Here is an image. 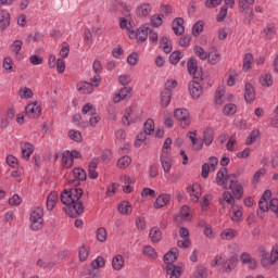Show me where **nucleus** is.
<instances>
[{
    "label": "nucleus",
    "mask_w": 278,
    "mask_h": 278,
    "mask_svg": "<svg viewBox=\"0 0 278 278\" xmlns=\"http://www.w3.org/2000/svg\"><path fill=\"white\" fill-rule=\"evenodd\" d=\"M206 60L208 61V64H212L213 66L218 64L220 62V52L213 48L208 51Z\"/></svg>",
    "instance_id": "obj_29"
},
{
    "label": "nucleus",
    "mask_w": 278,
    "mask_h": 278,
    "mask_svg": "<svg viewBox=\"0 0 278 278\" xmlns=\"http://www.w3.org/2000/svg\"><path fill=\"white\" fill-rule=\"evenodd\" d=\"M203 25H204L203 21H198L192 27V35L200 36L201 31H203Z\"/></svg>",
    "instance_id": "obj_59"
},
{
    "label": "nucleus",
    "mask_w": 278,
    "mask_h": 278,
    "mask_svg": "<svg viewBox=\"0 0 278 278\" xmlns=\"http://www.w3.org/2000/svg\"><path fill=\"white\" fill-rule=\"evenodd\" d=\"M187 192L193 203H199V199H201V195L203 194V187L199 184H193L187 187Z\"/></svg>",
    "instance_id": "obj_7"
},
{
    "label": "nucleus",
    "mask_w": 278,
    "mask_h": 278,
    "mask_svg": "<svg viewBox=\"0 0 278 278\" xmlns=\"http://www.w3.org/2000/svg\"><path fill=\"white\" fill-rule=\"evenodd\" d=\"M164 15H152L150 18V24L152 27H160L162 25V18Z\"/></svg>",
    "instance_id": "obj_62"
},
{
    "label": "nucleus",
    "mask_w": 278,
    "mask_h": 278,
    "mask_svg": "<svg viewBox=\"0 0 278 278\" xmlns=\"http://www.w3.org/2000/svg\"><path fill=\"white\" fill-rule=\"evenodd\" d=\"M10 27V12L0 11V29H8Z\"/></svg>",
    "instance_id": "obj_31"
},
{
    "label": "nucleus",
    "mask_w": 278,
    "mask_h": 278,
    "mask_svg": "<svg viewBox=\"0 0 278 278\" xmlns=\"http://www.w3.org/2000/svg\"><path fill=\"white\" fill-rule=\"evenodd\" d=\"M160 45H161L164 53H170V51H173V47L170 46V42L168 41L167 37H162Z\"/></svg>",
    "instance_id": "obj_50"
},
{
    "label": "nucleus",
    "mask_w": 278,
    "mask_h": 278,
    "mask_svg": "<svg viewBox=\"0 0 278 278\" xmlns=\"http://www.w3.org/2000/svg\"><path fill=\"white\" fill-rule=\"evenodd\" d=\"M68 138L74 142H81V132L79 130H70Z\"/></svg>",
    "instance_id": "obj_60"
},
{
    "label": "nucleus",
    "mask_w": 278,
    "mask_h": 278,
    "mask_svg": "<svg viewBox=\"0 0 278 278\" xmlns=\"http://www.w3.org/2000/svg\"><path fill=\"white\" fill-rule=\"evenodd\" d=\"M119 27L121 29H127L128 35L134 31V26H131V23L128 24L125 17L119 18Z\"/></svg>",
    "instance_id": "obj_58"
},
{
    "label": "nucleus",
    "mask_w": 278,
    "mask_h": 278,
    "mask_svg": "<svg viewBox=\"0 0 278 278\" xmlns=\"http://www.w3.org/2000/svg\"><path fill=\"white\" fill-rule=\"evenodd\" d=\"M58 203V193L56 192H50L47 197V210L51 211L53 207H55Z\"/></svg>",
    "instance_id": "obj_36"
},
{
    "label": "nucleus",
    "mask_w": 278,
    "mask_h": 278,
    "mask_svg": "<svg viewBox=\"0 0 278 278\" xmlns=\"http://www.w3.org/2000/svg\"><path fill=\"white\" fill-rule=\"evenodd\" d=\"M129 38H136L137 42H144L149 38V27H141L137 31L135 29L130 30Z\"/></svg>",
    "instance_id": "obj_9"
},
{
    "label": "nucleus",
    "mask_w": 278,
    "mask_h": 278,
    "mask_svg": "<svg viewBox=\"0 0 278 278\" xmlns=\"http://www.w3.org/2000/svg\"><path fill=\"white\" fill-rule=\"evenodd\" d=\"M195 278H207V269L203 266L195 270Z\"/></svg>",
    "instance_id": "obj_64"
},
{
    "label": "nucleus",
    "mask_w": 278,
    "mask_h": 278,
    "mask_svg": "<svg viewBox=\"0 0 278 278\" xmlns=\"http://www.w3.org/2000/svg\"><path fill=\"white\" fill-rule=\"evenodd\" d=\"M177 257H179V250L176 248H173L169 252H167L163 260L166 264V266H168V264H173L174 262H177Z\"/></svg>",
    "instance_id": "obj_26"
},
{
    "label": "nucleus",
    "mask_w": 278,
    "mask_h": 278,
    "mask_svg": "<svg viewBox=\"0 0 278 278\" xmlns=\"http://www.w3.org/2000/svg\"><path fill=\"white\" fill-rule=\"evenodd\" d=\"M25 112L29 118H39L40 114H42V108L38 102H33L26 105Z\"/></svg>",
    "instance_id": "obj_8"
},
{
    "label": "nucleus",
    "mask_w": 278,
    "mask_h": 278,
    "mask_svg": "<svg viewBox=\"0 0 278 278\" xmlns=\"http://www.w3.org/2000/svg\"><path fill=\"white\" fill-rule=\"evenodd\" d=\"M257 138H260V129L252 130L245 140V144L250 147V144H253Z\"/></svg>",
    "instance_id": "obj_48"
},
{
    "label": "nucleus",
    "mask_w": 278,
    "mask_h": 278,
    "mask_svg": "<svg viewBox=\"0 0 278 278\" xmlns=\"http://www.w3.org/2000/svg\"><path fill=\"white\" fill-rule=\"evenodd\" d=\"M21 99H31L34 97V91L28 87H22L18 91Z\"/></svg>",
    "instance_id": "obj_45"
},
{
    "label": "nucleus",
    "mask_w": 278,
    "mask_h": 278,
    "mask_svg": "<svg viewBox=\"0 0 278 278\" xmlns=\"http://www.w3.org/2000/svg\"><path fill=\"white\" fill-rule=\"evenodd\" d=\"M258 253L261 255V264L263 268H270V266H273V260H270L268 250H266L264 247H260Z\"/></svg>",
    "instance_id": "obj_10"
},
{
    "label": "nucleus",
    "mask_w": 278,
    "mask_h": 278,
    "mask_svg": "<svg viewBox=\"0 0 278 278\" xmlns=\"http://www.w3.org/2000/svg\"><path fill=\"white\" fill-rule=\"evenodd\" d=\"M96 238L99 240V242H105L108 240V230L105 228L101 227L97 229Z\"/></svg>",
    "instance_id": "obj_51"
},
{
    "label": "nucleus",
    "mask_w": 278,
    "mask_h": 278,
    "mask_svg": "<svg viewBox=\"0 0 278 278\" xmlns=\"http://www.w3.org/2000/svg\"><path fill=\"white\" fill-rule=\"evenodd\" d=\"M187 136L191 140L193 151H201V149H203V140L197 138V130L189 131Z\"/></svg>",
    "instance_id": "obj_14"
},
{
    "label": "nucleus",
    "mask_w": 278,
    "mask_h": 278,
    "mask_svg": "<svg viewBox=\"0 0 278 278\" xmlns=\"http://www.w3.org/2000/svg\"><path fill=\"white\" fill-rule=\"evenodd\" d=\"M236 236H238V231L233 228H226L220 233L222 240H233Z\"/></svg>",
    "instance_id": "obj_35"
},
{
    "label": "nucleus",
    "mask_w": 278,
    "mask_h": 278,
    "mask_svg": "<svg viewBox=\"0 0 278 278\" xmlns=\"http://www.w3.org/2000/svg\"><path fill=\"white\" fill-rule=\"evenodd\" d=\"M143 255H147V257H150L151 260H155V257H157V252H155L153 247L147 245L143 249Z\"/></svg>",
    "instance_id": "obj_56"
},
{
    "label": "nucleus",
    "mask_w": 278,
    "mask_h": 278,
    "mask_svg": "<svg viewBox=\"0 0 278 278\" xmlns=\"http://www.w3.org/2000/svg\"><path fill=\"white\" fill-rule=\"evenodd\" d=\"M233 177H236V175H229L227 168H222L216 174V184L217 186H223L225 190H229V186L227 185L231 182V179H233Z\"/></svg>",
    "instance_id": "obj_4"
},
{
    "label": "nucleus",
    "mask_w": 278,
    "mask_h": 278,
    "mask_svg": "<svg viewBox=\"0 0 278 278\" xmlns=\"http://www.w3.org/2000/svg\"><path fill=\"white\" fill-rule=\"evenodd\" d=\"M176 88H177V80L168 79L165 83V89L164 90H168L170 92V94H173V90H175Z\"/></svg>",
    "instance_id": "obj_63"
},
{
    "label": "nucleus",
    "mask_w": 278,
    "mask_h": 278,
    "mask_svg": "<svg viewBox=\"0 0 278 278\" xmlns=\"http://www.w3.org/2000/svg\"><path fill=\"white\" fill-rule=\"evenodd\" d=\"M172 27L176 36H181V34L186 31V28L184 27V18L181 17H176L172 24Z\"/></svg>",
    "instance_id": "obj_27"
},
{
    "label": "nucleus",
    "mask_w": 278,
    "mask_h": 278,
    "mask_svg": "<svg viewBox=\"0 0 278 278\" xmlns=\"http://www.w3.org/2000/svg\"><path fill=\"white\" fill-rule=\"evenodd\" d=\"M83 194L84 190L81 188L64 190L61 193V203L65 205L63 210L72 218H77L79 214L84 213V204H81V201H79Z\"/></svg>",
    "instance_id": "obj_1"
},
{
    "label": "nucleus",
    "mask_w": 278,
    "mask_h": 278,
    "mask_svg": "<svg viewBox=\"0 0 278 278\" xmlns=\"http://www.w3.org/2000/svg\"><path fill=\"white\" fill-rule=\"evenodd\" d=\"M149 238L151 242H160L162 240V230L160 229V227H152L149 232Z\"/></svg>",
    "instance_id": "obj_32"
},
{
    "label": "nucleus",
    "mask_w": 278,
    "mask_h": 278,
    "mask_svg": "<svg viewBox=\"0 0 278 278\" xmlns=\"http://www.w3.org/2000/svg\"><path fill=\"white\" fill-rule=\"evenodd\" d=\"M189 92L192 99H200L203 94V87L194 80L189 83Z\"/></svg>",
    "instance_id": "obj_13"
},
{
    "label": "nucleus",
    "mask_w": 278,
    "mask_h": 278,
    "mask_svg": "<svg viewBox=\"0 0 278 278\" xmlns=\"http://www.w3.org/2000/svg\"><path fill=\"white\" fill-rule=\"evenodd\" d=\"M238 112V106L233 103H228L223 109V114L225 116H233Z\"/></svg>",
    "instance_id": "obj_43"
},
{
    "label": "nucleus",
    "mask_w": 278,
    "mask_h": 278,
    "mask_svg": "<svg viewBox=\"0 0 278 278\" xmlns=\"http://www.w3.org/2000/svg\"><path fill=\"white\" fill-rule=\"evenodd\" d=\"M30 229L33 231H40L45 223V210L40 206H34L30 211Z\"/></svg>",
    "instance_id": "obj_2"
},
{
    "label": "nucleus",
    "mask_w": 278,
    "mask_h": 278,
    "mask_svg": "<svg viewBox=\"0 0 278 278\" xmlns=\"http://www.w3.org/2000/svg\"><path fill=\"white\" fill-rule=\"evenodd\" d=\"M240 260H241L242 264H248L249 268H251V270H255V268H257V261H255V258L251 257L249 252L241 253Z\"/></svg>",
    "instance_id": "obj_21"
},
{
    "label": "nucleus",
    "mask_w": 278,
    "mask_h": 278,
    "mask_svg": "<svg viewBox=\"0 0 278 278\" xmlns=\"http://www.w3.org/2000/svg\"><path fill=\"white\" fill-rule=\"evenodd\" d=\"M174 116L182 129L190 127V123H192V121L190 119V112L188 109H177L174 113Z\"/></svg>",
    "instance_id": "obj_3"
},
{
    "label": "nucleus",
    "mask_w": 278,
    "mask_h": 278,
    "mask_svg": "<svg viewBox=\"0 0 278 278\" xmlns=\"http://www.w3.org/2000/svg\"><path fill=\"white\" fill-rule=\"evenodd\" d=\"M7 164L11 166V168H18V166H21L18 159L12 154L7 156Z\"/></svg>",
    "instance_id": "obj_54"
},
{
    "label": "nucleus",
    "mask_w": 278,
    "mask_h": 278,
    "mask_svg": "<svg viewBox=\"0 0 278 278\" xmlns=\"http://www.w3.org/2000/svg\"><path fill=\"white\" fill-rule=\"evenodd\" d=\"M130 94H131V87H124L114 94L113 101L115 103H121V101H125V99H127V97H129Z\"/></svg>",
    "instance_id": "obj_15"
},
{
    "label": "nucleus",
    "mask_w": 278,
    "mask_h": 278,
    "mask_svg": "<svg viewBox=\"0 0 278 278\" xmlns=\"http://www.w3.org/2000/svg\"><path fill=\"white\" fill-rule=\"evenodd\" d=\"M202 142L205 144V147H211L212 142H214V129L206 128L204 130Z\"/></svg>",
    "instance_id": "obj_30"
},
{
    "label": "nucleus",
    "mask_w": 278,
    "mask_h": 278,
    "mask_svg": "<svg viewBox=\"0 0 278 278\" xmlns=\"http://www.w3.org/2000/svg\"><path fill=\"white\" fill-rule=\"evenodd\" d=\"M255 0H238L239 12L244 13L248 8H253Z\"/></svg>",
    "instance_id": "obj_42"
},
{
    "label": "nucleus",
    "mask_w": 278,
    "mask_h": 278,
    "mask_svg": "<svg viewBox=\"0 0 278 278\" xmlns=\"http://www.w3.org/2000/svg\"><path fill=\"white\" fill-rule=\"evenodd\" d=\"M253 62H254L253 54L247 53L243 58V71H249Z\"/></svg>",
    "instance_id": "obj_49"
},
{
    "label": "nucleus",
    "mask_w": 278,
    "mask_h": 278,
    "mask_svg": "<svg viewBox=\"0 0 278 278\" xmlns=\"http://www.w3.org/2000/svg\"><path fill=\"white\" fill-rule=\"evenodd\" d=\"M20 149L22 151L23 160H26V161H28L29 157H31V154L34 153V150H35L34 144L27 141H22L20 143Z\"/></svg>",
    "instance_id": "obj_12"
},
{
    "label": "nucleus",
    "mask_w": 278,
    "mask_h": 278,
    "mask_svg": "<svg viewBox=\"0 0 278 278\" xmlns=\"http://www.w3.org/2000/svg\"><path fill=\"white\" fill-rule=\"evenodd\" d=\"M80 94H92L94 92V87L88 81H80L76 86Z\"/></svg>",
    "instance_id": "obj_19"
},
{
    "label": "nucleus",
    "mask_w": 278,
    "mask_h": 278,
    "mask_svg": "<svg viewBox=\"0 0 278 278\" xmlns=\"http://www.w3.org/2000/svg\"><path fill=\"white\" fill-rule=\"evenodd\" d=\"M23 203V198L18 195L17 193H14L11 198H9V205H12L13 207H18Z\"/></svg>",
    "instance_id": "obj_53"
},
{
    "label": "nucleus",
    "mask_w": 278,
    "mask_h": 278,
    "mask_svg": "<svg viewBox=\"0 0 278 278\" xmlns=\"http://www.w3.org/2000/svg\"><path fill=\"white\" fill-rule=\"evenodd\" d=\"M187 68H188L189 75H195L199 68V66L197 65V59L194 58L189 59V61L187 62Z\"/></svg>",
    "instance_id": "obj_44"
},
{
    "label": "nucleus",
    "mask_w": 278,
    "mask_h": 278,
    "mask_svg": "<svg viewBox=\"0 0 278 278\" xmlns=\"http://www.w3.org/2000/svg\"><path fill=\"white\" fill-rule=\"evenodd\" d=\"M172 99L173 93H170V91L164 90L163 92H161V103L163 108H168V105H170Z\"/></svg>",
    "instance_id": "obj_37"
},
{
    "label": "nucleus",
    "mask_w": 278,
    "mask_h": 278,
    "mask_svg": "<svg viewBox=\"0 0 278 278\" xmlns=\"http://www.w3.org/2000/svg\"><path fill=\"white\" fill-rule=\"evenodd\" d=\"M111 265L113 270H123L125 268V256L123 254L113 256Z\"/></svg>",
    "instance_id": "obj_20"
},
{
    "label": "nucleus",
    "mask_w": 278,
    "mask_h": 278,
    "mask_svg": "<svg viewBox=\"0 0 278 278\" xmlns=\"http://www.w3.org/2000/svg\"><path fill=\"white\" fill-rule=\"evenodd\" d=\"M151 10H153L151 4H149V3H141L140 5H138L136 8V15L139 18H144V16H149V14H151Z\"/></svg>",
    "instance_id": "obj_18"
},
{
    "label": "nucleus",
    "mask_w": 278,
    "mask_h": 278,
    "mask_svg": "<svg viewBox=\"0 0 278 278\" xmlns=\"http://www.w3.org/2000/svg\"><path fill=\"white\" fill-rule=\"evenodd\" d=\"M73 175L78 181H86L88 178V174L86 173V169L76 167L73 169Z\"/></svg>",
    "instance_id": "obj_38"
},
{
    "label": "nucleus",
    "mask_w": 278,
    "mask_h": 278,
    "mask_svg": "<svg viewBox=\"0 0 278 278\" xmlns=\"http://www.w3.org/2000/svg\"><path fill=\"white\" fill-rule=\"evenodd\" d=\"M160 160L164 173H170V168H173V160L170 159V156L163 153Z\"/></svg>",
    "instance_id": "obj_28"
},
{
    "label": "nucleus",
    "mask_w": 278,
    "mask_h": 278,
    "mask_svg": "<svg viewBox=\"0 0 278 278\" xmlns=\"http://www.w3.org/2000/svg\"><path fill=\"white\" fill-rule=\"evenodd\" d=\"M143 131L148 134V136H153L155 134V122L152 118H149L143 125Z\"/></svg>",
    "instance_id": "obj_40"
},
{
    "label": "nucleus",
    "mask_w": 278,
    "mask_h": 278,
    "mask_svg": "<svg viewBox=\"0 0 278 278\" xmlns=\"http://www.w3.org/2000/svg\"><path fill=\"white\" fill-rule=\"evenodd\" d=\"M236 144H238V141L236 140V136L229 137L227 144H226L227 151H230V152L236 151Z\"/></svg>",
    "instance_id": "obj_61"
},
{
    "label": "nucleus",
    "mask_w": 278,
    "mask_h": 278,
    "mask_svg": "<svg viewBox=\"0 0 278 278\" xmlns=\"http://www.w3.org/2000/svg\"><path fill=\"white\" fill-rule=\"evenodd\" d=\"M228 190H231L232 194L235 195V199H242L244 194V188L242 187V184L236 179V176L230 179Z\"/></svg>",
    "instance_id": "obj_6"
},
{
    "label": "nucleus",
    "mask_w": 278,
    "mask_h": 278,
    "mask_svg": "<svg viewBox=\"0 0 278 278\" xmlns=\"http://www.w3.org/2000/svg\"><path fill=\"white\" fill-rule=\"evenodd\" d=\"M244 99L247 103H253L255 101V89L251 83H247L244 87Z\"/></svg>",
    "instance_id": "obj_25"
},
{
    "label": "nucleus",
    "mask_w": 278,
    "mask_h": 278,
    "mask_svg": "<svg viewBox=\"0 0 278 278\" xmlns=\"http://www.w3.org/2000/svg\"><path fill=\"white\" fill-rule=\"evenodd\" d=\"M238 72L236 70H230L228 72L227 86L230 88L236 86V81H238Z\"/></svg>",
    "instance_id": "obj_41"
},
{
    "label": "nucleus",
    "mask_w": 278,
    "mask_h": 278,
    "mask_svg": "<svg viewBox=\"0 0 278 278\" xmlns=\"http://www.w3.org/2000/svg\"><path fill=\"white\" fill-rule=\"evenodd\" d=\"M117 212H119V214L123 216H129V214L134 212V207L129 201H122L117 204Z\"/></svg>",
    "instance_id": "obj_22"
},
{
    "label": "nucleus",
    "mask_w": 278,
    "mask_h": 278,
    "mask_svg": "<svg viewBox=\"0 0 278 278\" xmlns=\"http://www.w3.org/2000/svg\"><path fill=\"white\" fill-rule=\"evenodd\" d=\"M168 203H170V194L162 193L156 198L154 207L156 210H160L162 207H165V205H168Z\"/></svg>",
    "instance_id": "obj_23"
},
{
    "label": "nucleus",
    "mask_w": 278,
    "mask_h": 278,
    "mask_svg": "<svg viewBox=\"0 0 278 278\" xmlns=\"http://www.w3.org/2000/svg\"><path fill=\"white\" fill-rule=\"evenodd\" d=\"M193 51L200 60H207L208 52H206L205 49H203V47L195 46L193 48Z\"/></svg>",
    "instance_id": "obj_46"
},
{
    "label": "nucleus",
    "mask_w": 278,
    "mask_h": 278,
    "mask_svg": "<svg viewBox=\"0 0 278 278\" xmlns=\"http://www.w3.org/2000/svg\"><path fill=\"white\" fill-rule=\"evenodd\" d=\"M10 50L17 60H22L23 54L21 51L23 50V40H14L10 46Z\"/></svg>",
    "instance_id": "obj_24"
},
{
    "label": "nucleus",
    "mask_w": 278,
    "mask_h": 278,
    "mask_svg": "<svg viewBox=\"0 0 278 278\" xmlns=\"http://www.w3.org/2000/svg\"><path fill=\"white\" fill-rule=\"evenodd\" d=\"M242 206L240 205H232L229 210V218L232 223H242Z\"/></svg>",
    "instance_id": "obj_11"
},
{
    "label": "nucleus",
    "mask_w": 278,
    "mask_h": 278,
    "mask_svg": "<svg viewBox=\"0 0 278 278\" xmlns=\"http://www.w3.org/2000/svg\"><path fill=\"white\" fill-rule=\"evenodd\" d=\"M260 81L262 86H265L266 88H270V86H273V76L270 74H264L261 76Z\"/></svg>",
    "instance_id": "obj_52"
},
{
    "label": "nucleus",
    "mask_w": 278,
    "mask_h": 278,
    "mask_svg": "<svg viewBox=\"0 0 278 278\" xmlns=\"http://www.w3.org/2000/svg\"><path fill=\"white\" fill-rule=\"evenodd\" d=\"M215 103L216 105H223V103H226L225 87L217 88L215 92Z\"/></svg>",
    "instance_id": "obj_34"
},
{
    "label": "nucleus",
    "mask_w": 278,
    "mask_h": 278,
    "mask_svg": "<svg viewBox=\"0 0 278 278\" xmlns=\"http://www.w3.org/2000/svg\"><path fill=\"white\" fill-rule=\"evenodd\" d=\"M216 166H218V157L211 156L208 162L202 165V177L203 179H207L210 177V173L216 170Z\"/></svg>",
    "instance_id": "obj_5"
},
{
    "label": "nucleus",
    "mask_w": 278,
    "mask_h": 278,
    "mask_svg": "<svg viewBox=\"0 0 278 278\" xmlns=\"http://www.w3.org/2000/svg\"><path fill=\"white\" fill-rule=\"evenodd\" d=\"M131 164V156L124 155L117 161L118 168H127Z\"/></svg>",
    "instance_id": "obj_47"
},
{
    "label": "nucleus",
    "mask_w": 278,
    "mask_h": 278,
    "mask_svg": "<svg viewBox=\"0 0 278 278\" xmlns=\"http://www.w3.org/2000/svg\"><path fill=\"white\" fill-rule=\"evenodd\" d=\"M219 205H225L227 203L228 205H236V197L230 191H224L222 194V198L218 199Z\"/></svg>",
    "instance_id": "obj_17"
},
{
    "label": "nucleus",
    "mask_w": 278,
    "mask_h": 278,
    "mask_svg": "<svg viewBox=\"0 0 278 278\" xmlns=\"http://www.w3.org/2000/svg\"><path fill=\"white\" fill-rule=\"evenodd\" d=\"M62 162L65 168H71V166H73L74 161H73V154H71V151L66 150L63 152Z\"/></svg>",
    "instance_id": "obj_39"
},
{
    "label": "nucleus",
    "mask_w": 278,
    "mask_h": 278,
    "mask_svg": "<svg viewBox=\"0 0 278 278\" xmlns=\"http://www.w3.org/2000/svg\"><path fill=\"white\" fill-rule=\"evenodd\" d=\"M165 269L167 275H169V278H179L184 274V268L176 266L175 264H168Z\"/></svg>",
    "instance_id": "obj_16"
},
{
    "label": "nucleus",
    "mask_w": 278,
    "mask_h": 278,
    "mask_svg": "<svg viewBox=\"0 0 278 278\" xmlns=\"http://www.w3.org/2000/svg\"><path fill=\"white\" fill-rule=\"evenodd\" d=\"M182 58H184V53H181V51H174L169 55V62L170 64H179V60H181Z\"/></svg>",
    "instance_id": "obj_55"
},
{
    "label": "nucleus",
    "mask_w": 278,
    "mask_h": 278,
    "mask_svg": "<svg viewBox=\"0 0 278 278\" xmlns=\"http://www.w3.org/2000/svg\"><path fill=\"white\" fill-rule=\"evenodd\" d=\"M264 35L267 40H273L277 36V29L275 28V24L268 23L264 28Z\"/></svg>",
    "instance_id": "obj_33"
},
{
    "label": "nucleus",
    "mask_w": 278,
    "mask_h": 278,
    "mask_svg": "<svg viewBox=\"0 0 278 278\" xmlns=\"http://www.w3.org/2000/svg\"><path fill=\"white\" fill-rule=\"evenodd\" d=\"M105 266V260L103 256H98L92 263H91V268L97 270L98 268H103Z\"/></svg>",
    "instance_id": "obj_57"
}]
</instances>
